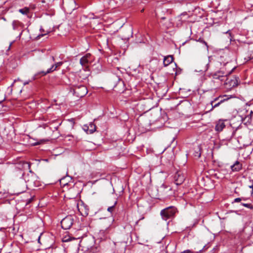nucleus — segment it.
Masks as SVG:
<instances>
[{
    "label": "nucleus",
    "instance_id": "nucleus-1",
    "mask_svg": "<svg viewBox=\"0 0 253 253\" xmlns=\"http://www.w3.org/2000/svg\"><path fill=\"white\" fill-rule=\"evenodd\" d=\"M176 212V209L173 206H170L161 210L160 214L162 218L167 221L172 218Z\"/></svg>",
    "mask_w": 253,
    "mask_h": 253
},
{
    "label": "nucleus",
    "instance_id": "nucleus-2",
    "mask_svg": "<svg viewBox=\"0 0 253 253\" xmlns=\"http://www.w3.org/2000/svg\"><path fill=\"white\" fill-rule=\"evenodd\" d=\"M74 221V216L71 215L66 216L61 221L62 228L64 230L70 229L72 226Z\"/></svg>",
    "mask_w": 253,
    "mask_h": 253
},
{
    "label": "nucleus",
    "instance_id": "nucleus-3",
    "mask_svg": "<svg viewBox=\"0 0 253 253\" xmlns=\"http://www.w3.org/2000/svg\"><path fill=\"white\" fill-rule=\"evenodd\" d=\"M74 94L78 97H83L87 93V89L85 86L81 85L75 86L74 88Z\"/></svg>",
    "mask_w": 253,
    "mask_h": 253
},
{
    "label": "nucleus",
    "instance_id": "nucleus-4",
    "mask_svg": "<svg viewBox=\"0 0 253 253\" xmlns=\"http://www.w3.org/2000/svg\"><path fill=\"white\" fill-rule=\"evenodd\" d=\"M226 74H225L224 72L222 71H218L212 75L213 79L215 80H219L221 82L225 81L226 84H227L226 82L227 79L226 77Z\"/></svg>",
    "mask_w": 253,
    "mask_h": 253
},
{
    "label": "nucleus",
    "instance_id": "nucleus-5",
    "mask_svg": "<svg viewBox=\"0 0 253 253\" xmlns=\"http://www.w3.org/2000/svg\"><path fill=\"white\" fill-rule=\"evenodd\" d=\"M174 182L176 185H181L184 181V176L180 172H177L174 176Z\"/></svg>",
    "mask_w": 253,
    "mask_h": 253
},
{
    "label": "nucleus",
    "instance_id": "nucleus-6",
    "mask_svg": "<svg viewBox=\"0 0 253 253\" xmlns=\"http://www.w3.org/2000/svg\"><path fill=\"white\" fill-rule=\"evenodd\" d=\"M6 238V234L3 230H0V250L4 246L5 241Z\"/></svg>",
    "mask_w": 253,
    "mask_h": 253
},
{
    "label": "nucleus",
    "instance_id": "nucleus-7",
    "mask_svg": "<svg viewBox=\"0 0 253 253\" xmlns=\"http://www.w3.org/2000/svg\"><path fill=\"white\" fill-rule=\"evenodd\" d=\"M225 126V125L224 122L222 120H219L216 124L215 130L218 132L221 131Z\"/></svg>",
    "mask_w": 253,
    "mask_h": 253
},
{
    "label": "nucleus",
    "instance_id": "nucleus-8",
    "mask_svg": "<svg viewBox=\"0 0 253 253\" xmlns=\"http://www.w3.org/2000/svg\"><path fill=\"white\" fill-rule=\"evenodd\" d=\"M186 15V13H182L180 15L176 17V24L177 26H180L182 25L183 22L186 21V19H183V17Z\"/></svg>",
    "mask_w": 253,
    "mask_h": 253
},
{
    "label": "nucleus",
    "instance_id": "nucleus-9",
    "mask_svg": "<svg viewBox=\"0 0 253 253\" xmlns=\"http://www.w3.org/2000/svg\"><path fill=\"white\" fill-rule=\"evenodd\" d=\"M242 165L239 161H236L231 166V169L233 171H238L242 169Z\"/></svg>",
    "mask_w": 253,
    "mask_h": 253
},
{
    "label": "nucleus",
    "instance_id": "nucleus-10",
    "mask_svg": "<svg viewBox=\"0 0 253 253\" xmlns=\"http://www.w3.org/2000/svg\"><path fill=\"white\" fill-rule=\"evenodd\" d=\"M173 60V56L171 55H168L165 56L163 60V64L164 66H167L170 64Z\"/></svg>",
    "mask_w": 253,
    "mask_h": 253
},
{
    "label": "nucleus",
    "instance_id": "nucleus-11",
    "mask_svg": "<svg viewBox=\"0 0 253 253\" xmlns=\"http://www.w3.org/2000/svg\"><path fill=\"white\" fill-rule=\"evenodd\" d=\"M47 74H48V73H47V71H42L39 72L34 75V76L33 78V80H34L36 79L39 76H45L46 75H47Z\"/></svg>",
    "mask_w": 253,
    "mask_h": 253
},
{
    "label": "nucleus",
    "instance_id": "nucleus-12",
    "mask_svg": "<svg viewBox=\"0 0 253 253\" xmlns=\"http://www.w3.org/2000/svg\"><path fill=\"white\" fill-rule=\"evenodd\" d=\"M88 126H89V134L93 133L96 130V126L93 123H90Z\"/></svg>",
    "mask_w": 253,
    "mask_h": 253
},
{
    "label": "nucleus",
    "instance_id": "nucleus-13",
    "mask_svg": "<svg viewBox=\"0 0 253 253\" xmlns=\"http://www.w3.org/2000/svg\"><path fill=\"white\" fill-rule=\"evenodd\" d=\"M216 100H217V98H215L214 100L211 101V105L212 106V108L211 109V110H212L214 108H215V107L218 106L223 101V100H221L220 101H219L217 103H216V104L213 105L214 102L215 101H216Z\"/></svg>",
    "mask_w": 253,
    "mask_h": 253
},
{
    "label": "nucleus",
    "instance_id": "nucleus-14",
    "mask_svg": "<svg viewBox=\"0 0 253 253\" xmlns=\"http://www.w3.org/2000/svg\"><path fill=\"white\" fill-rule=\"evenodd\" d=\"M29 8L28 7H24L23 8L20 9L19 11L23 14H27L29 12Z\"/></svg>",
    "mask_w": 253,
    "mask_h": 253
},
{
    "label": "nucleus",
    "instance_id": "nucleus-15",
    "mask_svg": "<svg viewBox=\"0 0 253 253\" xmlns=\"http://www.w3.org/2000/svg\"><path fill=\"white\" fill-rule=\"evenodd\" d=\"M117 204V201H116L113 205L108 208L107 211L110 212V213H112Z\"/></svg>",
    "mask_w": 253,
    "mask_h": 253
},
{
    "label": "nucleus",
    "instance_id": "nucleus-16",
    "mask_svg": "<svg viewBox=\"0 0 253 253\" xmlns=\"http://www.w3.org/2000/svg\"><path fill=\"white\" fill-rule=\"evenodd\" d=\"M241 205H242L248 209H250L251 210H253V206L252 204L241 203Z\"/></svg>",
    "mask_w": 253,
    "mask_h": 253
},
{
    "label": "nucleus",
    "instance_id": "nucleus-17",
    "mask_svg": "<svg viewBox=\"0 0 253 253\" xmlns=\"http://www.w3.org/2000/svg\"><path fill=\"white\" fill-rule=\"evenodd\" d=\"M83 253H94V248H87Z\"/></svg>",
    "mask_w": 253,
    "mask_h": 253
},
{
    "label": "nucleus",
    "instance_id": "nucleus-18",
    "mask_svg": "<svg viewBox=\"0 0 253 253\" xmlns=\"http://www.w3.org/2000/svg\"><path fill=\"white\" fill-rule=\"evenodd\" d=\"M198 42H200L201 43H203L205 45V46H206L207 47V49H208V48H209V46L208 45V43L207 42L204 41V40L203 39H202V38H200L198 40Z\"/></svg>",
    "mask_w": 253,
    "mask_h": 253
},
{
    "label": "nucleus",
    "instance_id": "nucleus-19",
    "mask_svg": "<svg viewBox=\"0 0 253 253\" xmlns=\"http://www.w3.org/2000/svg\"><path fill=\"white\" fill-rule=\"evenodd\" d=\"M56 67H55V65H53L50 68H49L47 70V73H50L52 72H53L54 71H55L56 70Z\"/></svg>",
    "mask_w": 253,
    "mask_h": 253
},
{
    "label": "nucleus",
    "instance_id": "nucleus-20",
    "mask_svg": "<svg viewBox=\"0 0 253 253\" xmlns=\"http://www.w3.org/2000/svg\"><path fill=\"white\" fill-rule=\"evenodd\" d=\"M248 54L249 59H253V48L249 51Z\"/></svg>",
    "mask_w": 253,
    "mask_h": 253
},
{
    "label": "nucleus",
    "instance_id": "nucleus-21",
    "mask_svg": "<svg viewBox=\"0 0 253 253\" xmlns=\"http://www.w3.org/2000/svg\"><path fill=\"white\" fill-rule=\"evenodd\" d=\"M87 61V59L84 57H82L80 60V62L82 65L86 63Z\"/></svg>",
    "mask_w": 253,
    "mask_h": 253
},
{
    "label": "nucleus",
    "instance_id": "nucleus-22",
    "mask_svg": "<svg viewBox=\"0 0 253 253\" xmlns=\"http://www.w3.org/2000/svg\"><path fill=\"white\" fill-rule=\"evenodd\" d=\"M83 129L87 133H89V126L88 125H85L83 126Z\"/></svg>",
    "mask_w": 253,
    "mask_h": 253
},
{
    "label": "nucleus",
    "instance_id": "nucleus-23",
    "mask_svg": "<svg viewBox=\"0 0 253 253\" xmlns=\"http://www.w3.org/2000/svg\"><path fill=\"white\" fill-rule=\"evenodd\" d=\"M231 82L230 85H232V86H235L237 85L238 83H237V80L236 79L231 80Z\"/></svg>",
    "mask_w": 253,
    "mask_h": 253
},
{
    "label": "nucleus",
    "instance_id": "nucleus-24",
    "mask_svg": "<svg viewBox=\"0 0 253 253\" xmlns=\"http://www.w3.org/2000/svg\"><path fill=\"white\" fill-rule=\"evenodd\" d=\"M223 58V56H221L219 59V62L221 63V64H223V65H225L226 63H228V61H223L222 60V58Z\"/></svg>",
    "mask_w": 253,
    "mask_h": 253
},
{
    "label": "nucleus",
    "instance_id": "nucleus-25",
    "mask_svg": "<svg viewBox=\"0 0 253 253\" xmlns=\"http://www.w3.org/2000/svg\"><path fill=\"white\" fill-rule=\"evenodd\" d=\"M242 201V198H241V197L237 198L234 199V202H233L232 203L233 204L234 203H238Z\"/></svg>",
    "mask_w": 253,
    "mask_h": 253
},
{
    "label": "nucleus",
    "instance_id": "nucleus-26",
    "mask_svg": "<svg viewBox=\"0 0 253 253\" xmlns=\"http://www.w3.org/2000/svg\"><path fill=\"white\" fill-rule=\"evenodd\" d=\"M63 62H57L56 64H55L54 65H55V67L57 68L58 67L62 65Z\"/></svg>",
    "mask_w": 253,
    "mask_h": 253
},
{
    "label": "nucleus",
    "instance_id": "nucleus-27",
    "mask_svg": "<svg viewBox=\"0 0 253 253\" xmlns=\"http://www.w3.org/2000/svg\"><path fill=\"white\" fill-rule=\"evenodd\" d=\"M183 252V253H194L193 252H192V251H191L190 250H185Z\"/></svg>",
    "mask_w": 253,
    "mask_h": 253
},
{
    "label": "nucleus",
    "instance_id": "nucleus-28",
    "mask_svg": "<svg viewBox=\"0 0 253 253\" xmlns=\"http://www.w3.org/2000/svg\"><path fill=\"white\" fill-rule=\"evenodd\" d=\"M15 23H16L15 21H13L12 22V27H13V30H15L16 29V24H15Z\"/></svg>",
    "mask_w": 253,
    "mask_h": 253
},
{
    "label": "nucleus",
    "instance_id": "nucleus-29",
    "mask_svg": "<svg viewBox=\"0 0 253 253\" xmlns=\"http://www.w3.org/2000/svg\"><path fill=\"white\" fill-rule=\"evenodd\" d=\"M43 140H41L39 142H36L34 144L35 145H39L42 143Z\"/></svg>",
    "mask_w": 253,
    "mask_h": 253
},
{
    "label": "nucleus",
    "instance_id": "nucleus-30",
    "mask_svg": "<svg viewBox=\"0 0 253 253\" xmlns=\"http://www.w3.org/2000/svg\"><path fill=\"white\" fill-rule=\"evenodd\" d=\"M249 187L250 188L252 189V190L251 191V194H253V184H252L251 185H250Z\"/></svg>",
    "mask_w": 253,
    "mask_h": 253
},
{
    "label": "nucleus",
    "instance_id": "nucleus-31",
    "mask_svg": "<svg viewBox=\"0 0 253 253\" xmlns=\"http://www.w3.org/2000/svg\"><path fill=\"white\" fill-rule=\"evenodd\" d=\"M195 156H198V157H200L201 156V153L199 152H197L196 154L195 155Z\"/></svg>",
    "mask_w": 253,
    "mask_h": 253
},
{
    "label": "nucleus",
    "instance_id": "nucleus-32",
    "mask_svg": "<svg viewBox=\"0 0 253 253\" xmlns=\"http://www.w3.org/2000/svg\"><path fill=\"white\" fill-rule=\"evenodd\" d=\"M13 42H11V43H10V44L9 45L8 48V50H9V49H10V47H11V46L12 44L13 43Z\"/></svg>",
    "mask_w": 253,
    "mask_h": 253
},
{
    "label": "nucleus",
    "instance_id": "nucleus-33",
    "mask_svg": "<svg viewBox=\"0 0 253 253\" xmlns=\"http://www.w3.org/2000/svg\"><path fill=\"white\" fill-rule=\"evenodd\" d=\"M241 198H242V201H247L248 200V199L245 198V197H241Z\"/></svg>",
    "mask_w": 253,
    "mask_h": 253
},
{
    "label": "nucleus",
    "instance_id": "nucleus-34",
    "mask_svg": "<svg viewBox=\"0 0 253 253\" xmlns=\"http://www.w3.org/2000/svg\"><path fill=\"white\" fill-rule=\"evenodd\" d=\"M4 98H1L0 99V103H1L3 100H4Z\"/></svg>",
    "mask_w": 253,
    "mask_h": 253
},
{
    "label": "nucleus",
    "instance_id": "nucleus-35",
    "mask_svg": "<svg viewBox=\"0 0 253 253\" xmlns=\"http://www.w3.org/2000/svg\"><path fill=\"white\" fill-rule=\"evenodd\" d=\"M29 83V82H28V81L27 82H25L23 84H24V85H26V84H28Z\"/></svg>",
    "mask_w": 253,
    "mask_h": 253
},
{
    "label": "nucleus",
    "instance_id": "nucleus-36",
    "mask_svg": "<svg viewBox=\"0 0 253 253\" xmlns=\"http://www.w3.org/2000/svg\"><path fill=\"white\" fill-rule=\"evenodd\" d=\"M162 187H164V188H165V189H167V188H168V187H166V186H165L164 185H163L162 186Z\"/></svg>",
    "mask_w": 253,
    "mask_h": 253
},
{
    "label": "nucleus",
    "instance_id": "nucleus-37",
    "mask_svg": "<svg viewBox=\"0 0 253 253\" xmlns=\"http://www.w3.org/2000/svg\"><path fill=\"white\" fill-rule=\"evenodd\" d=\"M46 34V33H45V34H41V35H39V36H42H42H43L44 35H45Z\"/></svg>",
    "mask_w": 253,
    "mask_h": 253
},
{
    "label": "nucleus",
    "instance_id": "nucleus-38",
    "mask_svg": "<svg viewBox=\"0 0 253 253\" xmlns=\"http://www.w3.org/2000/svg\"><path fill=\"white\" fill-rule=\"evenodd\" d=\"M253 113V112L252 111H251V113H250V119H251V117H252V114Z\"/></svg>",
    "mask_w": 253,
    "mask_h": 253
},
{
    "label": "nucleus",
    "instance_id": "nucleus-39",
    "mask_svg": "<svg viewBox=\"0 0 253 253\" xmlns=\"http://www.w3.org/2000/svg\"><path fill=\"white\" fill-rule=\"evenodd\" d=\"M165 19H166V17H162L161 18V19H162V20H165Z\"/></svg>",
    "mask_w": 253,
    "mask_h": 253
},
{
    "label": "nucleus",
    "instance_id": "nucleus-40",
    "mask_svg": "<svg viewBox=\"0 0 253 253\" xmlns=\"http://www.w3.org/2000/svg\"><path fill=\"white\" fill-rule=\"evenodd\" d=\"M32 198H31L30 199H29V201H28V203H30V202H31V200H32Z\"/></svg>",
    "mask_w": 253,
    "mask_h": 253
},
{
    "label": "nucleus",
    "instance_id": "nucleus-41",
    "mask_svg": "<svg viewBox=\"0 0 253 253\" xmlns=\"http://www.w3.org/2000/svg\"><path fill=\"white\" fill-rule=\"evenodd\" d=\"M22 34V32H21V33H20V34H19V37H21V36Z\"/></svg>",
    "mask_w": 253,
    "mask_h": 253
},
{
    "label": "nucleus",
    "instance_id": "nucleus-42",
    "mask_svg": "<svg viewBox=\"0 0 253 253\" xmlns=\"http://www.w3.org/2000/svg\"><path fill=\"white\" fill-rule=\"evenodd\" d=\"M205 248V246L204 247V248H203V249L200 250V252H202L203 250H204V249Z\"/></svg>",
    "mask_w": 253,
    "mask_h": 253
},
{
    "label": "nucleus",
    "instance_id": "nucleus-43",
    "mask_svg": "<svg viewBox=\"0 0 253 253\" xmlns=\"http://www.w3.org/2000/svg\"><path fill=\"white\" fill-rule=\"evenodd\" d=\"M52 59H53V60H54V57H52Z\"/></svg>",
    "mask_w": 253,
    "mask_h": 253
},
{
    "label": "nucleus",
    "instance_id": "nucleus-44",
    "mask_svg": "<svg viewBox=\"0 0 253 253\" xmlns=\"http://www.w3.org/2000/svg\"><path fill=\"white\" fill-rule=\"evenodd\" d=\"M169 190H171V188H169Z\"/></svg>",
    "mask_w": 253,
    "mask_h": 253
}]
</instances>
